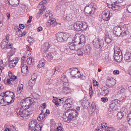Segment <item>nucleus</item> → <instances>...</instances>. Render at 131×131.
<instances>
[{
	"mask_svg": "<svg viewBox=\"0 0 131 131\" xmlns=\"http://www.w3.org/2000/svg\"><path fill=\"white\" fill-rule=\"evenodd\" d=\"M57 24L60 25L61 24L60 23H57L55 22V20L54 19L53 20H52V19L51 20H48V22L46 23V25L47 26L49 27L51 25L52 27H53Z\"/></svg>",
	"mask_w": 131,
	"mask_h": 131,
	"instance_id": "412c9836",
	"label": "nucleus"
},
{
	"mask_svg": "<svg viewBox=\"0 0 131 131\" xmlns=\"http://www.w3.org/2000/svg\"><path fill=\"white\" fill-rule=\"evenodd\" d=\"M8 75L10 77V79H7V83L10 85H12V83L11 82V81H13L15 80L17 78L16 76H15L13 75L12 74L11 72L9 71L8 72Z\"/></svg>",
	"mask_w": 131,
	"mask_h": 131,
	"instance_id": "a211bd4d",
	"label": "nucleus"
},
{
	"mask_svg": "<svg viewBox=\"0 0 131 131\" xmlns=\"http://www.w3.org/2000/svg\"><path fill=\"white\" fill-rule=\"evenodd\" d=\"M15 52V50L13 49L10 51L9 52H8L7 54V56L8 60L10 61L9 66L11 68L14 67L18 60V59L17 58H15L11 60V57L14 54Z\"/></svg>",
	"mask_w": 131,
	"mask_h": 131,
	"instance_id": "20e7f679",
	"label": "nucleus"
},
{
	"mask_svg": "<svg viewBox=\"0 0 131 131\" xmlns=\"http://www.w3.org/2000/svg\"><path fill=\"white\" fill-rule=\"evenodd\" d=\"M37 78L36 74L35 73H34L31 76V80L34 81H35L36 79Z\"/></svg>",
	"mask_w": 131,
	"mask_h": 131,
	"instance_id": "603ef678",
	"label": "nucleus"
},
{
	"mask_svg": "<svg viewBox=\"0 0 131 131\" xmlns=\"http://www.w3.org/2000/svg\"><path fill=\"white\" fill-rule=\"evenodd\" d=\"M115 80L113 78L108 79L106 81V85L109 88L112 87L115 84Z\"/></svg>",
	"mask_w": 131,
	"mask_h": 131,
	"instance_id": "f3484780",
	"label": "nucleus"
},
{
	"mask_svg": "<svg viewBox=\"0 0 131 131\" xmlns=\"http://www.w3.org/2000/svg\"><path fill=\"white\" fill-rule=\"evenodd\" d=\"M5 98V99L6 100L8 105L14 102V97H7L6 96H3Z\"/></svg>",
	"mask_w": 131,
	"mask_h": 131,
	"instance_id": "bb28decb",
	"label": "nucleus"
},
{
	"mask_svg": "<svg viewBox=\"0 0 131 131\" xmlns=\"http://www.w3.org/2000/svg\"><path fill=\"white\" fill-rule=\"evenodd\" d=\"M80 48L77 51V53L78 55L80 56H83V54H84V51L80 49Z\"/></svg>",
	"mask_w": 131,
	"mask_h": 131,
	"instance_id": "4c0bfd02",
	"label": "nucleus"
},
{
	"mask_svg": "<svg viewBox=\"0 0 131 131\" xmlns=\"http://www.w3.org/2000/svg\"><path fill=\"white\" fill-rule=\"evenodd\" d=\"M13 45L11 43H9L7 46L6 49H11L12 48Z\"/></svg>",
	"mask_w": 131,
	"mask_h": 131,
	"instance_id": "13d9d810",
	"label": "nucleus"
},
{
	"mask_svg": "<svg viewBox=\"0 0 131 131\" xmlns=\"http://www.w3.org/2000/svg\"><path fill=\"white\" fill-rule=\"evenodd\" d=\"M32 96L35 99L38 100L40 98V96L37 94L34 93L32 94Z\"/></svg>",
	"mask_w": 131,
	"mask_h": 131,
	"instance_id": "79ce46f5",
	"label": "nucleus"
},
{
	"mask_svg": "<svg viewBox=\"0 0 131 131\" xmlns=\"http://www.w3.org/2000/svg\"><path fill=\"white\" fill-rule=\"evenodd\" d=\"M93 44L94 46L97 48H100V50L99 51L98 54L99 56L100 55L101 52H102V49L105 46L104 44V40L103 39H100L99 38H95L93 41Z\"/></svg>",
	"mask_w": 131,
	"mask_h": 131,
	"instance_id": "7ed1b4c3",
	"label": "nucleus"
},
{
	"mask_svg": "<svg viewBox=\"0 0 131 131\" xmlns=\"http://www.w3.org/2000/svg\"><path fill=\"white\" fill-rule=\"evenodd\" d=\"M72 70L70 72V74L72 77L77 78L80 75V71L77 68L74 69H70Z\"/></svg>",
	"mask_w": 131,
	"mask_h": 131,
	"instance_id": "4468645a",
	"label": "nucleus"
},
{
	"mask_svg": "<svg viewBox=\"0 0 131 131\" xmlns=\"http://www.w3.org/2000/svg\"><path fill=\"white\" fill-rule=\"evenodd\" d=\"M73 18V16L71 14H67L64 16V20L66 21L71 20Z\"/></svg>",
	"mask_w": 131,
	"mask_h": 131,
	"instance_id": "2f4dec72",
	"label": "nucleus"
},
{
	"mask_svg": "<svg viewBox=\"0 0 131 131\" xmlns=\"http://www.w3.org/2000/svg\"><path fill=\"white\" fill-rule=\"evenodd\" d=\"M17 115L19 117L26 118L29 116V112L23 110L21 107H18L16 110Z\"/></svg>",
	"mask_w": 131,
	"mask_h": 131,
	"instance_id": "9d476101",
	"label": "nucleus"
},
{
	"mask_svg": "<svg viewBox=\"0 0 131 131\" xmlns=\"http://www.w3.org/2000/svg\"><path fill=\"white\" fill-rule=\"evenodd\" d=\"M70 101L69 99H64V98L59 99L56 98V99H53L52 100V102L53 103H55L57 106H58L59 104H61L64 103V104H68V103H70V101Z\"/></svg>",
	"mask_w": 131,
	"mask_h": 131,
	"instance_id": "9b49d317",
	"label": "nucleus"
},
{
	"mask_svg": "<svg viewBox=\"0 0 131 131\" xmlns=\"http://www.w3.org/2000/svg\"><path fill=\"white\" fill-rule=\"evenodd\" d=\"M51 44H49L48 42H46L43 45L42 49L45 53L46 51L48 50L49 48L51 46Z\"/></svg>",
	"mask_w": 131,
	"mask_h": 131,
	"instance_id": "b1692460",
	"label": "nucleus"
},
{
	"mask_svg": "<svg viewBox=\"0 0 131 131\" xmlns=\"http://www.w3.org/2000/svg\"><path fill=\"white\" fill-rule=\"evenodd\" d=\"M114 34L117 36H123L128 34L126 26L123 27H115L113 29Z\"/></svg>",
	"mask_w": 131,
	"mask_h": 131,
	"instance_id": "f03ea898",
	"label": "nucleus"
},
{
	"mask_svg": "<svg viewBox=\"0 0 131 131\" xmlns=\"http://www.w3.org/2000/svg\"><path fill=\"white\" fill-rule=\"evenodd\" d=\"M116 49V51H120V50L119 49V47H117V46H115L114 47V50H115Z\"/></svg>",
	"mask_w": 131,
	"mask_h": 131,
	"instance_id": "338daca9",
	"label": "nucleus"
},
{
	"mask_svg": "<svg viewBox=\"0 0 131 131\" xmlns=\"http://www.w3.org/2000/svg\"><path fill=\"white\" fill-rule=\"evenodd\" d=\"M114 58L116 62H120L123 59V56L122 52L119 54L115 53V55H114Z\"/></svg>",
	"mask_w": 131,
	"mask_h": 131,
	"instance_id": "6ab92c4d",
	"label": "nucleus"
},
{
	"mask_svg": "<svg viewBox=\"0 0 131 131\" xmlns=\"http://www.w3.org/2000/svg\"><path fill=\"white\" fill-rule=\"evenodd\" d=\"M119 100L115 99L112 101L109 104V108L108 110V112L109 116H112V114L110 112L115 110L118 108V105L121 102H123L121 99H119Z\"/></svg>",
	"mask_w": 131,
	"mask_h": 131,
	"instance_id": "423d86ee",
	"label": "nucleus"
},
{
	"mask_svg": "<svg viewBox=\"0 0 131 131\" xmlns=\"http://www.w3.org/2000/svg\"><path fill=\"white\" fill-rule=\"evenodd\" d=\"M69 90V88L68 86H64L63 88V92L66 94H68V92H66V91H68Z\"/></svg>",
	"mask_w": 131,
	"mask_h": 131,
	"instance_id": "c03bdc74",
	"label": "nucleus"
},
{
	"mask_svg": "<svg viewBox=\"0 0 131 131\" xmlns=\"http://www.w3.org/2000/svg\"><path fill=\"white\" fill-rule=\"evenodd\" d=\"M109 90L107 89L104 90L103 92L102 91L101 92V94L104 96L106 95L108 93Z\"/></svg>",
	"mask_w": 131,
	"mask_h": 131,
	"instance_id": "09e8293b",
	"label": "nucleus"
},
{
	"mask_svg": "<svg viewBox=\"0 0 131 131\" xmlns=\"http://www.w3.org/2000/svg\"><path fill=\"white\" fill-rule=\"evenodd\" d=\"M62 128L60 126H59L57 128V131H61Z\"/></svg>",
	"mask_w": 131,
	"mask_h": 131,
	"instance_id": "774afa93",
	"label": "nucleus"
},
{
	"mask_svg": "<svg viewBox=\"0 0 131 131\" xmlns=\"http://www.w3.org/2000/svg\"><path fill=\"white\" fill-rule=\"evenodd\" d=\"M65 1L60 0L56 7L57 10H59L61 8L62 5H64Z\"/></svg>",
	"mask_w": 131,
	"mask_h": 131,
	"instance_id": "c85d7f7f",
	"label": "nucleus"
},
{
	"mask_svg": "<svg viewBox=\"0 0 131 131\" xmlns=\"http://www.w3.org/2000/svg\"><path fill=\"white\" fill-rule=\"evenodd\" d=\"M28 41L30 43H31L32 41V39L30 37H28L27 38Z\"/></svg>",
	"mask_w": 131,
	"mask_h": 131,
	"instance_id": "6e6d98bb",
	"label": "nucleus"
},
{
	"mask_svg": "<svg viewBox=\"0 0 131 131\" xmlns=\"http://www.w3.org/2000/svg\"><path fill=\"white\" fill-rule=\"evenodd\" d=\"M41 14V9H40L39 11V12L37 14V18H39Z\"/></svg>",
	"mask_w": 131,
	"mask_h": 131,
	"instance_id": "e2e57ef3",
	"label": "nucleus"
},
{
	"mask_svg": "<svg viewBox=\"0 0 131 131\" xmlns=\"http://www.w3.org/2000/svg\"><path fill=\"white\" fill-rule=\"evenodd\" d=\"M23 85L22 84H20L18 85V87L17 88V90L19 93H20L23 90Z\"/></svg>",
	"mask_w": 131,
	"mask_h": 131,
	"instance_id": "ea45409f",
	"label": "nucleus"
},
{
	"mask_svg": "<svg viewBox=\"0 0 131 131\" xmlns=\"http://www.w3.org/2000/svg\"><path fill=\"white\" fill-rule=\"evenodd\" d=\"M113 73L114 74H119V71L118 70H114L113 71Z\"/></svg>",
	"mask_w": 131,
	"mask_h": 131,
	"instance_id": "680f3d73",
	"label": "nucleus"
},
{
	"mask_svg": "<svg viewBox=\"0 0 131 131\" xmlns=\"http://www.w3.org/2000/svg\"><path fill=\"white\" fill-rule=\"evenodd\" d=\"M74 38L75 43H77L79 47H82L84 46L85 42V38L84 36H81L80 37H77L75 35Z\"/></svg>",
	"mask_w": 131,
	"mask_h": 131,
	"instance_id": "1a4fd4ad",
	"label": "nucleus"
},
{
	"mask_svg": "<svg viewBox=\"0 0 131 131\" xmlns=\"http://www.w3.org/2000/svg\"><path fill=\"white\" fill-rule=\"evenodd\" d=\"M68 47L72 50H78L80 48L77 43H75L74 38V40H72V42L69 43Z\"/></svg>",
	"mask_w": 131,
	"mask_h": 131,
	"instance_id": "f8f14e48",
	"label": "nucleus"
},
{
	"mask_svg": "<svg viewBox=\"0 0 131 131\" xmlns=\"http://www.w3.org/2000/svg\"><path fill=\"white\" fill-rule=\"evenodd\" d=\"M124 58L126 62L131 61V53L129 52L126 53L124 56Z\"/></svg>",
	"mask_w": 131,
	"mask_h": 131,
	"instance_id": "a878e982",
	"label": "nucleus"
},
{
	"mask_svg": "<svg viewBox=\"0 0 131 131\" xmlns=\"http://www.w3.org/2000/svg\"><path fill=\"white\" fill-rule=\"evenodd\" d=\"M32 103L31 98L30 97L22 100L21 102V105L22 108L25 110L28 109Z\"/></svg>",
	"mask_w": 131,
	"mask_h": 131,
	"instance_id": "6e6552de",
	"label": "nucleus"
},
{
	"mask_svg": "<svg viewBox=\"0 0 131 131\" xmlns=\"http://www.w3.org/2000/svg\"><path fill=\"white\" fill-rule=\"evenodd\" d=\"M21 67V72L22 73L25 74H26L28 73V68L27 65H24L22 64Z\"/></svg>",
	"mask_w": 131,
	"mask_h": 131,
	"instance_id": "aec40b11",
	"label": "nucleus"
},
{
	"mask_svg": "<svg viewBox=\"0 0 131 131\" xmlns=\"http://www.w3.org/2000/svg\"><path fill=\"white\" fill-rule=\"evenodd\" d=\"M53 54L52 53V54L51 53H49L47 55V59L48 61H51L53 59Z\"/></svg>",
	"mask_w": 131,
	"mask_h": 131,
	"instance_id": "f704fd0d",
	"label": "nucleus"
},
{
	"mask_svg": "<svg viewBox=\"0 0 131 131\" xmlns=\"http://www.w3.org/2000/svg\"><path fill=\"white\" fill-rule=\"evenodd\" d=\"M115 128L113 127H108L106 128L105 129L106 131H115Z\"/></svg>",
	"mask_w": 131,
	"mask_h": 131,
	"instance_id": "a18cd8bd",
	"label": "nucleus"
},
{
	"mask_svg": "<svg viewBox=\"0 0 131 131\" xmlns=\"http://www.w3.org/2000/svg\"><path fill=\"white\" fill-rule=\"evenodd\" d=\"M101 101L103 102H106L108 101V99L106 97L101 98Z\"/></svg>",
	"mask_w": 131,
	"mask_h": 131,
	"instance_id": "864d4df0",
	"label": "nucleus"
},
{
	"mask_svg": "<svg viewBox=\"0 0 131 131\" xmlns=\"http://www.w3.org/2000/svg\"><path fill=\"white\" fill-rule=\"evenodd\" d=\"M96 109V106L94 103H92L90 109L89 110V113L92 115L94 114Z\"/></svg>",
	"mask_w": 131,
	"mask_h": 131,
	"instance_id": "4be33fe9",
	"label": "nucleus"
},
{
	"mask_svg": "<svg viewBox=\"0 0 131 131\" xmlns=\"http://www.w3.org/2000/svg\"><path fill=\"white\" fill-rule=\"evenodd\" d=\"M105 32V40L107 44H109L113 40V37L112 35L110 32Z\"/></svg>",
	"mask_w": 131,
	"mask_h": 131,
	"instance_id": "dca6fc26",
	"label": "nucleus"
},
{
	"mask_svg": "<svg viewBox=\"0 0 131 131\" xmlns=\"http://www.w3.org/2000/svg\"><path fill=\"white\" fill-rule=\"evenodd\" d=\"M56 39L60 42H65L69 37V34L67 33L60 32L56 34Z\"/></svg>",
	"mask_w": 131,
	"mask_h": 131,
	"instance_id": "0eeeda50",
	"label": "nucleus"
},
{
	"mask_svg": "<svg viewBox=\"0 0 131 131\" xmlns=\"http://www.w3.org/2000/svg\"><path fill=\"white\" fill-rule=\"evenodd\" d=\"M124 115V113H123V112L122 113V112H121V111L117 113V118L121 119L123 118Z\"/></svg>",
	"mask_w": 131,
	"mask_h": 131,
	"instance_id": "58836bf2",
	"label": "nucleus"
},
{
	"mask_svg": "<svg viewBox=\"0 0 131 131\" xmlns=\"http://www.w3.org/2000/svg\"><path fill=\"white\" fill-rule=\"evenodd\" d=\"M127 11L130 13H131V5L128 6L127 8Z\"/></svg>",
	"mask_w": 131,
	"mask_h": 131,
	"instance_id": "0e129e2a",
	"label": "nucleus"
},
{
	"mask_svg": "<svg viewBox=\"0 0 131 131\" xmlns=\"http://www.w3.org/2000/svg\"><path fill=\"white\" fill-rule=\"evenodd\" d=\"M41 123H40L37 125L36 127V128L34 131H41Z\"/></svg>",
	"mask_w": 131,
	"mask_h": 131,
	"instance_id": "37998d69",
	"label": "nucleus"
},
{
	"mask_svg": "<svg viewBox=\"0 0 131 131\" xmlns=\"http://www.w3.org/2000/svg\"><path fill=\"white\" fill-rule=\"evenodd\" d=\"M106 124V123H103V124H102L101 126H100V128L102 129L103 128H105L106 129L107 126Z\"/></svg>",
	"mask_w": 131,
	"mask_h": 131,
	"instance_id": "3c124183",
	"label": "nucleus"
},
{
	"mask_svg": "<svg viewBox=\"0 0 131 131\" xmlns=\"http://www.w3.org/2000/svg\"><path fill=\"white\" fill-rule=\"evenodd\" d=\"M9 35H8L6 36L5 37V40L6 41V42H8V40L9 39Z\"/></svg>",
	"mask_w": 131,
	"mask_h": 131,
	"instance_id": "052dcab7",
	"label": "nucleus"
},
{
	"mask_svg": "<svg viewBox=\"0 0 131 131\" xmlns=\"http://www.w3.org/2000/svg\"><path fill=\"white\" fill-rule=\"evenodd\" d=\"M74 29L76 31H81L80 28L79 27V25H78L77 22L76 24L74 26Z\"/></svg>",
	"mask_w": 131,
	"mask_h": 131,
	"instance_id": "49530a36",
	"label": "nucleus"
},
{
	"mask_svg": "<svg viewBox=\"0 0 131 131\" xmlns=\"http://www.w3.org/2000/svg\"><path fill=\"white\" fill-rule=\"evenodd\" d=\"M1 95L2 96L15 97V96H14V93L10 91H7L5 92L2 93H1Z\"/></svg>",
	"mask_w": 131,
	"mask_h": 131,
	"instance_id": "393cba45",
	"label": "nucleus"
},
{
	"mask_svg": "<svg viewBox=\"0 0 131 131\" xmlns=\"http://www.w3.org/2000/svg\"><path fill=\"white\" fill-rule=\"evenodd\" d=\"M78 115V112L76 110L69 109L63 114V120L64 122L69 123L74 120Z\"/></svg>",
	"mask_w": 131,
	"mask_h": 131,
	"instance_id": "f257e3e1",
	"label": "nucleus"
},
{
	"mask_svg": "<svg viewBox=\"0 0 131 131\" xmlns=\"http://www.w3.org/2000/svg\"><path fill=\"white\" fill-rule=\"evenodd\" d=\"M48 0H42L41 1V13L44 11L46 9L45 5Z\"/></svg>",
	"mask_w": 131,
	"mask_h": 131,
	"instance_id": "7c9ffc66",
	"label": "nucleus"
},
{
	"mask_svg": "<svg viewBox=\"0 0 131 131\" xmlns=\"http://www.w3.org/2000/svg\"><path fill=\"white\" fill-rule=\"evenodd\" d=\"M8 42H6L5 40H3L1 43V48L3 49L2 51H3L4 49L5 48L6 49L7 46L8 45Z\"/></svg>",
	"mask_w": 131,
	"mask_h": 131,
	"instance_id": "473e14b6",
	"label": "nucleus"
},
{
	"mask_svg": "<svg viewBox=\"0 0 131 131\" xmlns=\"http://www.w3.org/2000/svg\"><path fill=\"white\" fill-rule=\"evenodd\" d=\"M3 97V96H2L1 95L0 96V103L3 106L8 105L6 100L5 99V98Z\"/></svg>",
	"mask_w": 131,
	"mask_h": 131,
	"instance_id": "5701e85b",
	"label": "nucleus"
},
{
	"mask_svg": "<svg viewBox=\"0 0 131 131\" xmlns=\"http://www.w3.org/2000/svg\"><path fill=\"white\" fill-rule=\"evenodd\" d=\"M33 62L32 61V58L31 57L28 58L27 60V64L29 65L31 64L32 62Z\"/></svg>",
	"mask_w": 131,
	"mask_h": 131,
	"instance_id": "8fccbe9b",
	"label": "nucleus"
},
{
	"mask_svg": "<svg viewBox=\"0 0 131 131\" xmlns=\"http://www.w3.org/2000/svg\"><path fill=\"white\" fill-rule=\"evenodd\" d=\"M121 112H122V113H124V114H125L127 112V109L125 107L122 108V109Z\"/></svg>",
	"mask_w": 131,
	"mask_h": 131,
	"instance_id": "5fc2aeb1",
	"label": "nucleus"
},
{
	"mask_svg": "<svg viewBox=\"0 0 131 131\" xmlns=\"http://www.w3.org/2000/svg\"><path fill=\"white\" fill-rule=\"evenodd\" d=\"M78 78H80L81 79L84 80L85 79V77L82 74L81 75L80 73V75L78 76L77 77Z\"/></svg>",
	"mask_w": 131,
	"mask_h": 131,
	"instance_id": "4d7b16f0",
	"label": "nucleus"
},
{
	"mask_svg": "<svg viewBox=\"0 0 131 131\" xmlns=\"http://www.w3.org/2000/svg\"><path fill=\"white\" fill-rule=\"evenodd\" d=\"M91 48L89 46L87 45L85 49L83 50L84 54H89L90 53Z\"/></svg>",
	"mask_w": 131,
	"mask_h": 131,
	"instance_id": "c756f323",
	"label": "nucleus"
},
{
	"mask_svg": "<svg viewBox=\"0 0 131 131\" xmlns=\"http://www.w3.org/2000/svg\"><path fill=\"white\" fill-rule=\"evenodd\" d=\"M102 17L103 19L105 21L109 20L110 19V12L108 10H104L102 13Z\"/></svg>",
	"mask_w": 131,
	"mask_h": 131,
	"instance_id": "2eb2a0df",
	"label": "nucleus"
},
{
	"mask_svg": "<svg viewBox=\"0 0 131 131\" xmlns=\"http://www.w3.org/2000/svg\"><path fill=\"white\" fill-rule=\"evenodd\" d=\"M127 119L128 124L131 125V111L127 115Z\"/></svg>",
	"mask_w": 131,
	"mask_h": 131,
	"instance_id": "e433bc0d",
	"label": "nucleus"
},
{
	"mask_svg": "<svg viewBox=\"0 0 131 131\" xmlns=\"http://www.w3.org/2000/svg\"><path fill=\"white\" fill-rule=\"evenodd\" d=\"M118 90V93L121 94H123L125 91V89L124 88H122V87H120L117 88Z\"/></svg>",
	"mask_w": 131,
	"mask_h": 131,
	"instance_id": "c9c22d12",
	"label": "nucleus"
},
{
	"mask_svg": "<svg viewBox=\"0 0 131 131\" xmlns=\"http://www.w3.org/2000/svg\"><path fill=\"white\" fill-rule=\"evenodd\" d=\"M121 8V6L118 5L117 3H114V6H113V10H118Z\"/></svg>",
	"mask_w": 131,
	"mask_h": 131,
	"instance_id": "72a5a7b5",
	"label": "nucleus"
},
{
	"mask_svg": "<svg viewBox=\"0 0 131 131\" xmlns=\"http://www.w3.org/2000/svg\"><path fill=\"white\" fill-rule=\"evenodd\" d=\"M79 27L80 28L81 31H82L86 30L88 27L87 24L85 22L78 21L77 22Z\"/></svg>",
	"mask_w": 131,
	"mask_h": 131,
	"instance_id": "ddd939ff",
	"label": "nucleus"
},
{
	"mask_svg": "<svg viewBox=\"0 0 131 131\" xmlns=\"http://www.w3.org/2000/svg\"><path fill=\"white\" fill-rule=\"evenodd\" d=\"M36 119H34L31 121L29 123V127L31 129L34 128L36 126L37 123Z\"/></svg>",
	"mask_w": 131,
	"mask_h": 131,
	"instance_id": "cd10ccee",
	"label": "nucleus"
},
{
	"mask_svg": "<svg viewBox=\"0 0 131 131\" xmlns=\"http://www.w3.org/2000/svg\"><path fill=\"white\" fill-rule=\"evenodd\" d=\"M19 28L22 29H23L24 28L25 26L23 24H20L19 25Z\"/></svg>",
	"mask_w": 131,
	"mask_h": 131,
	"instance_id": "69168bd1",
	"label": "nucleus"
},
{
	"mask_svg": "<svg viewBox=\"0 0 131 131\" xmlns=\"http://www.w3.org/2000/svg\"><path fill=\"white\" fill-rule=\"evenodd\" d=\"M16 31L17 32H18V33H19V35H18V36L19 37H22L23 35H25L26 34V33L25 32L24 34V35H23V34H22V32L21 31V30L20 29L18 28L17 29H16Z\"/></svg>",
	"mask_w": 131,
	"mask_h": 131,
	"instance_id": "a19ab883",
	"label": "nucleus"
},
{
	"mask_svg": "<svg viewBox=\"0 0 131 131\" xmlns=\"http://www.w3.org/2000/svg\"><path fill=\"white\" fill-rule=\"evenodd\" d=\"M96 9V5L93 3H91L86 6L84 9V11L86 15L92 16L93 15Z\"/></svg>",
	"mask_w": 131,
	"mask_h": 131,
	"instance_id": "39448f33",
	"label": "nucleus"
},
{
	"mask_svg": "<svg viewBox=\"0 0 131 131\" xmlns=\"http://www.w3.org/2000/svg\"><path fill=\"white\" fill-rule=\"evenodd\" d=\"M46 62V60H45L43 59H41V65H42V67H44V66Z\"/></svg>",
	"mask_w": 131,
	"mask_h": 131,
	"instance_id": "bf43d9fd",
	"label": "nucleus"
},
{
	"mask_svg": "<svg viewBox=\"0 0 131 131\" xmlns=\"http://www.w3.org/2000/svg\"><path fill=\"white\" fill-rule=\"evenodd\" d=\"M35 83V81L31 80L29 81L28 83L30 87H33Z\"/></svg>",
	"mask_w": 131,
	"mask_h": 131,
	"instance_id": "de8ad7c7",
	"label": "nucleus"
}]
</instances>
